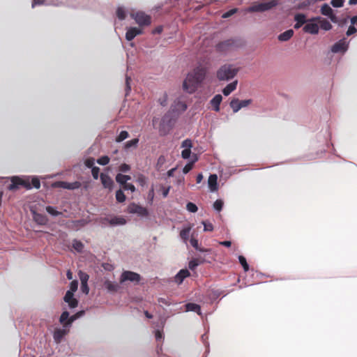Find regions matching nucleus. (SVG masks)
<instances>
[{
	"mask_svg": "<svg viewBox=\"0 0 357 357\" xmlns=\"http://www.w3.org/2000/svg\"><path fill=\"white\" fill-rule=\"evenodd\" d=\"M250 99L239 100L238 98H234L230 102V107L234 113L238 112L241 108L248 106L251 103Z\"/></svg>",
	"mask_w": 357,
	"mask_h": 357,
	"instance_id": "nucleus-11",
	"label": "nucleus"
},
{
	"mask_svg": "<svg viewBox=\"0 0 357 357\" xmlns=\"http://www.w3.org/2000/svg\"><path fill=\"white\" fill-rule=\"evenodd\" d=\"M199 265V262L197 259H193L189 261V268L191 270H194L197 266Z\"/></svg>",
	"mask_w": 357,
	"mask_h": 357,
	"instance_id": "nucleus-51",
	"label": "nucleus"
},
{
	"mask_svg": "<svg viewBox=\"0 0 357 357\" xmlns=\"http://www.w3.org/2000/svg\"><path fill=\"white\" fill-rule=\"evenodd\" d=\"M100 169L98 167H94L91 169V174L94 179H98L99 176Z\"/></svg>",
	"mask_w": 357,
	"mask_h": 357,
	"instance_id": "nucleus-59",
	"label": "nucleus"
},
{
	"mask_svg": "<svg viewBox=\"0 0 357 357\" xmlns=\"http://www.w3.org/2000/svg\"><path fill=\"white\" fill-rule=\"evenodd\" d=\"M194 162H195V161H192V162H188V164H186L185 165V167L183 169V174H188L192 169Z\"/></svg>",
	"mask_w": 357,
	"mask_h": 357,
	"instance_id": "nucleus-53",
	"label": "nucleus"
},
{
	"mask_svg": "<svg viewBox=\"0 0 357 357\" xmlns=\"http://www.w3.org/2000/svg\"><path fill=\"white\" fill-rule=\"evenodd\" d=\"M104 287L110 293L116 292L120 289V285L118 283L109 280H106L104 282Z\"/></svg>",
	"mask_w": 357,
	"mask_h": 357,
	"instance_id": "nucleus-22",
	"label": "nucleus"
},
{
	"mask_svg": "<svg viewBox=\"0 0 357 357\" xmlns=\"http://www.w3.org/2000/svg\"><path fill=\"white\" fill-rule=\"evenodd\" d=\"M318 20H321V17H314L308 19L307 24L303 28V31L312 35L317 34L319 30L317 23Z\"/></svg>",
	"mask_w": 357,
	"mask_h": 357,
	"instance_id": "nucleus-6",
	"label": "nucleus"
},
{
	"mask_svg": "<svg viewBox=\"0 0 357 357\" xmlns=\"http://www.w3.org/2000/svg\"><path fill=\"white\" fill-rule=\"evenodd\" d=\"M344 0H332L331 5L335 8H340L343 6Z\"/></svg>",
	"mask_w": 357,
	"mask_h": 357,
	"instance_id": "nucleus-52",
	"label": "nucleus"
},
{
	"mask_svg": "<svg viewBox=\"0 0 357 357\" xmlns=\"http://www.w3.org/2000/svg\"><path fill=\"white\" fill-rule=\"evenodd\" d=\"M30 184L31 188L33 187L36 189H39L40 188V182L36 176L31 178V183H30Z\"/></svg>",
	"mask_w": 357,
	"mask_h": 357,
	"instance_id": "nucleus-48",
	"label": "nucleus"
},
{
	"mask_svg": "<svg viewBox=\"0 0 357 357\" xmlns=\"http://www.w3.org/2000/svg\"><path fill=\"white\" fill-rule=\"evenodd\" d=\"M109 224L113 226L123 225L126 223V220L121 216H115L109 220Z\"/></svg>",
	"mask_w": 357,
	"mask_h": 357,
	"instance_id": "nucleus-27",
	"label": "nucleus"
},
{
	"mask_svg": "<svg viewBox=\"0 0 357 357\" xmlns=\"http://www.w3.org/2000/svg\"><path fill=\"white\" fill-rule=\"evenodd\" d=\"M116 201L119 203H122L126 200V195L121 189L116 192Z\"/></svg>",
	"mask_w": 357,
	"mask_h": 357,
	"instance_id": "nucleus-39",
	"label": "nucleus"
},
{
	"mask_svg": "<svg viewBox=\"0 0 357 357\" xmlns=\"http://www.w3.org/2000/svg\"><path fill=\"white\" fill-rule=\"evenodd\" d=\"M100 178L105 188H108L109 190L112 188L114 185V181L109 175L102 173L100 175Z\"/></svg>",
	"mask_w": 357,
	"mask_h": 357,
	"instance_id": "nucleus-17",
	"label": "nucleus"
},
{
	"mask_svg": "<svg viewBox=\"0 0 357 357\" xmlns=\"http://www.w3.org/2000/svg\"><path fill=\"white\" fill-rule=\"evenodd\" d=\"M161 123L169 127L172 126V114L170 112H167L162 116L161 119Z\"/></svg>",
	"mask_w": 357,
	"mask_h": 357,
	"instance_id": "nucleus-30",
	"label": "nucleus"
},
{
	"mask_svg": "<svg viewBox=\"0 0 357 357\" xmlns=\"http://www.w3.org/2000/svg\"><path fill=\"white\" fill-rule=\"evenodd\" d=\"M191 154L190 149H184L181 152V156L184 159H188L190 158Z\"/></svg>",
	"mask_w": 357,
	"mask_h": 357,
	"instance_id": "nucleus-58",
	"label": "nucleus"
},
{
	"mask_svg": "<svg viewBox=\"0 0 357 357\" xmlns=\"http://www.w3.org/2000/svg\"><path fill=\"white\" fill-rule=\"evenodd\" d=\"M127 12L123 7H119L116 10V16L120 20H125Z\"/></svg>",
	"mask_w": 357,
	"mask_h": 357,
	"instance_id": "nucleus-37",
	"label": "nucleus"
},
{
	"mask_svg": "<svg viewBox=\"0 0 357 357\" xmlns=\"http://www.w3.org/2000/svg\"><path fill=\"white\" fill-rule=\"evenodd\" d=\"M181 146L185 149H191L192 146V141L190 139H186L183 141Z\"/></svg>",
	"mask_w": 357,
	"mask_h": 357,
	"instance_id": "nucleus-55",
	"label": "nucleus"
},
{
	"mask_svg": "<svg viewBox=\"0 0 357 357\" xmlns=\"http://www.w3.org/2000/svg\"><path fill=\"white\" fill-rule=\"evenodd\" d=\"M208 185L211 192L218 190V176L216 174H211L208 179Z\"/></svg>",
	"mask_w": 357,
	"mask_h": 357,
	"instance_id": "nucleus-19",
	"label": "nucleus"
},
{
	"mask_svg": "<svg viewBox=\"0 0 357 357\" xmlns=\"http://www.w3.org/2000/svg\"><path fill=\"white\" fill-rule=\"evenodd\" d=\"M33 220L40 225H46L48 223L47 217L36 211H33Z\"/></svg>",
	"mask_w": 357,
	"mask_h": 357,
	"instance_id": "nucleus-18",
	"label": "nucleus"
},
{
	"mask_svg": "<svg viewBox=\"0 0 357 357\" xmlns=\"http://www.w3.org/2000/svg\"><path fill=\"white\" fill-rule=\"evenodd\" d=\"M165 325V321H161L160 324H158L155 326L154 330V334L156 341L158 342L157 345V353L159 354L160 351L162 350V347L160 345V343L162 342L164 340V333L163 328Z\"/></svg>",
	"mask_w": 357,
	"mask_h": 357,
	"instance_id": "nucleus-9",
	"label": "nucleus"
},
{
	"mask_svg": "<svg viewBox=\"0 0 357 357\" xmlns=\"http://www.w3.org/2000/svg\"><path fill=\"white\" fill-rule=\"evenodd\" d=\"M119 169L120 172L125 173V172H128L130 170V167L129 165L123 163L119 166Z\"/></svg>",
	"mask_w": 357,
	"mask_h": 357,
	"instance_id": "nucleus-62",
	"label": "nucleus"
},
{
	"mask_svg": "<svg viewBox=\"0 0 357 357\" xmlns=\"http://www.w3.org/2000/svg\"><path fill=\"white\" fill-rule=\"evenodd\" d=\"M131 17L135 20L136 23L141 26H149L151 22V17L144 12L139 11L135 13H132Z\"/></svg>",
	"mask_w": 357,
	"mask_h": 357,
	"instance_id": "nucleus-8",
	"label": "nucleus"
},
{
	"mask_svg": "<svg viewBox=\"0 0 357 357\" xmlns=\"http://www.w3.org/2000/svg\"><path fill=\"white\" fill-rule=\"evenodd\" d=\"M190 242L191 245L194 248H195L197 250L202 252H209V250H208V249L201 248L199 246L198 241L196 238H191V239L190 240Z\"/></svg>",
	"mask_w": 357,
	"mask_h": 357,
	"instance_id": "nucleus-34",
	"label": "nucleus"
},
{
	"mask_svg": "<svg viewBox=\"0 0 357 357\" xmlns=\"http://www.w3.org/2000/svg\"><path fill=\"white\" fill-rule=\"evenodd\" d=\"M237 8H233V9H231L230 10L225 13L223 15H222V18H228L229 17H231V15H233L234 14H235L236 12H237Z\"/></svg>",
	"mask_w": 357,
	"mask_h": 357,
	"instance_id": "nucleus-61",
	"label": "nucleus"
},
{
	"mask_svg": "<svg viewBox=\"0 0 357 357\" xmlns=\"http://www.w3.org/2000/svg\"><path fill=\"white\" fill-rule=\"evenodd\" d=\"M46 211L50 214L51 215L54 216V217H57L59 215H62V212L61 211H58L56 208L53 207V206H47L46 207Z\"/></svg>",
	"mask_w": 357,
	"mask_h": 357,
	"instance_id": "nucleus-36",
	"label": "nucleus"
},
{
	"mask_svg": "<svg viewBox=\"0 0 357 357\" xmlns=\"http://www.w3.org/2000/svg\"><path fill=\"white\" fill-rule=\"evenodd\" d=\"M141 280V276L139 274L130 271H124L120 277V283H124L126 281H130L131 282L137 284Z\"/></svg>",
	"mask_w": 357,
	"mask_h": 357,
	"instance_id": "nucleus-7",
	"label": "nucleus"
},
{
	"mask_svg": "<svg viewBox=\"0 0 357 357\" xmlns=\"http://www.w3.org/2000/svg\"><path fill=\"white\" fill-rule=\"evenodd\" d=\"M128 211L130 213L137 214L142 217H146L149 214V212L146 208L137 205L135 203H132L128 206Z\"/></svg>",
	"mask_w": 357,
	"mask_h": 357,
	"instance_id": "nucleus-12",
	"label": "nucleus"
},
{
	"mask_svg": "<svg viewBox=\"0 0 357 357\" xmlns=\"http://www.w3.org/2000/svg\"><path fill=\"white\" fill-rule=\"evenodd\" d=\"M69 319V312L67 311H64L61 314L59 321L63 324V326L65 327V324L68 321Z\"/></svg>",
	"mask_w": 357,
	"mask_h": 357,
	"instance_id": "nucleus-43",
	"label": "nucleus"
},
{
	"mask_svg": "<svg viewBox=\"0 0 357 357\" xmlns=\"http://www.w3.org/2000/svg\"><path fill=\"white\" fill-rule=\"evenodd\" d=\"M188 108V105L185 102L181 100L180 99H176L174 105L172 106V111H175L178 113H181L185 112Z\"/></svg>",
	"mask_w": 357,
	"mask_h": 357,
	"instance_id": "nucleus-16",
	"label": "nucleus"
},
{
	"mask_svg": "<svg viewBox=\"0 0 357 357\" xmlns=\"http://www.w3.org/2000/svg\"><path fill=\"white\" fill-rule=\"evenodd\" d=\"M186 208L187 210L189 211V212H191V213H195L198 210V208L197 206H196V204H195L194 203L192 202H188L186 205Z\"/></svg>",
	"mask_w": 357,
	"mask_h": 357,
	"instance_id": "nucleus-47",
	"label": "nucleus"
},
{
	"mask_svg": "<svg viewBox=\"0 0 357 357\" xmlns=\"http://www.w3.org/2000/svg\"><path fill=\"white\" fill-rule=\"evenodd\" d=\"M242 42L239 38H229L220 42L216 45V50L220 53L226 54L241 46Z\"/></svg>",
	"mask_w": 357,
	"mask_h": 357,
	"instance_id": "nucleus-3",
	"label": "nucleus"
},
{
	"mask_svg": "<svg viewBox=\"0 0 357 357\" xmlns=\"http://www.w3.org/2000/svg\"><path fill=\"white\" fill-rule=\"evenodd\" d=\"M294 31L289 29L278 36V40L282 42L288 41L294 35Z\"/></svg>",
	"mask_w": 357,
	"mask_h": 357,
	"instance_id": "nucleus-25",
	"label": "nucleus"
},
{
	"mask_svg": "<svg viewBox=\"0 0 357 357\" xmlns=\"http://www.w3.org/2000/svg\"><path fill=\"white\" fill-rule=\"evenodd\" d=\"M317 22L319 23L321 29L324 31H329L332 29L331 23L325 19L321 17V20H318Z\"/></svg>",
	"mask_w": 357,
	"mask_h": 357,
	"instance_id": "nucleus-31",
	"label": "nucleus"
},
{
	"mask_svg": "<svg viewBox=\"0 0 357 357\" xmlns=\"http://www.w3.org/2000/svg\"><path fill=\"white\" fill-rule=\"evenodd\" d=\"M207 68L199 65L188 73L183 83V89L188 93H193L205 79Z\"/></svg>",
	"mask_w": 357,
	"mask_h": 357,
	"instance_id": "nucleus-1",
	"label": "nucleus"
},
{
	"mask_svg": "<svg viewBox=\"0 0 357 357\" xmlns=\"http://www.w3.org/2000/svg\"><path fill=\"white\" fill-rule=\"evenodd\" d=\"M138 142H139V139L138 138H135V139H131L130 141H128L124 144V149L126 150H128V149H129L131 147H135V146H137Z\"/></svg>",
	"mask_w": 357,
	"mask_h": 357,
	"instance_id": "nucleus-38",
	"label": "nucleus"
},
{
	"mask_svg": "<svg viewBox=\"0 0 357 357\" xmlns=\"http://www.w3.org/2000/svg\"><path fill=\"white\" fill-rule=\"evenodd\" d=\"M131 179L130 176L129 175H124L122 174H117L116 176V181L120 185H122L123 186L128 183L127 181H130Z\"/></svg>",
	"mask_w": 357,
	"mask_h": 357,
	"instance_id": "nucleus-28",
	"label": "nucleus"
},
{
	"mask_svg": "<svg viewBox=\"0 0 357 357\" xmlns=\"http://www.w3.org/2000/svg\"><path fill=\"white\" fill-rule=\"evenodd\" d=\"M73 248L78 252H82L84 248V244L77 239L73 241Z\"/></svg>",
	"mask_w": 357,
	"mask_h": 357,
	"instance_id": "nucleus-35",
	"label": "nucleus"
},
{
	"mask_svg": "<svg viewBox=\"0 0 357 357\" xmlns=\"http://www.w3.org/2000/svg\"><path fill=\"white\" fill-rule=\"evenodd\" d=\"M237 81H234L231 83L228 84L223 89L222 93L225 96H229L232 91H234L237 86Z\"/></svg>",
	"mask_w": 357,
	"mask_h": 357,
	"instance_id": "nucleus-26",
	"label": "nucleus"
},
{
	"mask_svg": "<svg viewBox=\"0 0 357 357\" xmlns=\"http://www.w3.org/2000/svg\"><path fill=\"white\" fill-rule=\"evenodd\" d=\"M294 21L298 22V23L305 25L308 21V19H307L306 15L303 13H297L294 15Z\"/></svg>",
	"mask_w": 357,
	"mask_h": 357,
	"instance_id": "nucleus-32",
	"label": "nucleus"
},
{
	"mask_svg": "<svg viewBox=\"0 0 357 357\" xmlns=\"http://www.w3.org/2000/svg\"><path fill=\"white\" fill-rule=\"evenodd\" d=\"M238 72V68L232 64L222 65L216 73L217 78L220 81H228L233 79Z\"/></svg>",
	"mask_w": 357,
	"mask_h": 357,
	"instance_id": "nucleus-2",
	"label": "nucleus"
},
{
	"mask_svg": "<svg viewBox=\"0 0 357 357\" xmlns=\"http://www.w3.org/2000/svg\"><path fill=\"white\" fill-rule=\"evenodd\" d=\"M356 31H357V29H356V28L354 26V25L351 24V25L349 26V28H348V29H347V31L346 34H347V36H351V35H353V34L356 33Z\"/></svg>",
	"mask_w": 357,
	"mask_h": 357,
	"instance_id": "nucleus-56",
	"label": "nucleus"
},
{
	"mask_svg": "<svg viewBox=\"0 0 357 357\" xmlns=\"http://www.w3.org/2000/svg\"><path fill=\"white\" fill-rule=\"evenodd\" d=\"M128 136H129L128 132L126 130H123L119 133V135L116 138V142H121L124 139H127L128 137Z\"/></svg>",
	"mask_w": 357,
	"mask_h": 357,
	"instance_id": "nucleus-40",
	"label": "nucleus"
},
{
	"mask_svg": "<svg viewBox=\"0 0 357 357\" xmlns=\"http://www.w3.org/2000/svg\"><path fill=\"white\" fill-rule=\"evenodd\" d=\"M94 164H95V160L93 158H88L85 161V165L88 168L93 169V167H95Z\"/></svg>",
	"mask_w": 357,
	"mask_h": 357,
	"instance_id": "nucleus-54",
	"label": "nucleus"
},
{
	"mask_svg": "<svg viewBox=\"0 0 357 357\" xmlns=\"http://www.w3.org/2000/svg\"><path fill=\"white\" fill-rule=\"evenodd\" d=\"M66 5L64 0H47L45 6H62Z\"/></svg>",
	"mask_w": 357,
	"mask_h": 357,
	"instance_id": "nucleus-33",
	"label": "nucleus"
},
{
	"mask_svg": "<svg viewBox=\"0 0 357 357\" xmlns=\"http://www.w3.org/2000/svg\"><path fill=\"white\" fill-rule=\"evenodd\" d=\"M78 288V281L77 280H73L70 284V289L68 290V291H71L72 293H75Z\"/></svg>",
	"mask_w": 357,
	"mask_h": 357,
	"instance_id": "nucleus-50",
	"label": "nucleus"
},
{
	"mask_svg": "<svg viewBox=\"0 0 357 357\" xmlns=\"http://www.w3.org/2000/svg\"><path fill=\"white\" fill-rule=\"evenodd\" d=\"M158 102L160 104V105H162L163 107L166 106L167 103V93H165L163 94V96L158 99Z\"/></svg>",
	"mask_w": 357,
	"mask_h": 357,
	"instance_id": "nucleus-60",
	"label": "nucleus"
},
{
	"mask_svg": "<svg viewBox=\"0 0 357 357\" xmlns=\"http://www.w3.org/2000/svg\"><path fill=\"white\" fill-rule=\"evenodd\" d=\"M190 275V272L187 269L180 270L174 277V281L180 284L183 282L185 278Z\"/></svg>",
	"mask_w": 357,
	"mask_h": 357,
	"instance_id": "nucleus-20",
	"label": "nucleus"
},
{
	"mask_svg": "<svg viewBox=\"0 0 357 357\" xmlns=\"http://www.w3.org/2000/svg\"><path fill=\"white\" fill-rule=\"evenodd\" d=\"M142 33V30L137 27H129L127 29L126 33V39L128 41H131L133 40L137 36Z\"/></svg>",
	"mask_w": 357,
	"mask_h": 357,
	"instance_id": "nucleus-15",
	"label": "nucleus"
},
{
	"mask_svg": "<svg viewBox=\"0 0 357 357\" xmlns=\"http://www.w3.org/2000/svg\"><path fill=\"white\" fill-rule=\"evenodd\" d=\"M78 274H79V280L81 281V284H84V283L88 282V280L89 278V276L88 274H86V273H84L81 271L79 272Z\"/></svg>",
	"mask_w": 357,
	"mask_h": 357,
	"instance_id": "nucleus-44",
	"label": "nucleus"
},
{
	"mask_svg": "<svg viewBox=\"0 0 357 357\" xmlns=\"http://www.w3.org/2000/svg\"><path fill=\"white\" fill-rule=\"evenodd\" d=\"M97 162L100 165H106L109 162V158L107 155H103L97 160Z\"/></svg>",
	"mask_w": 357,
	"mask_h": 357,
	"instance_id": "nucleus-46",
	"label": "nucleus"
},
{
	"mask_svg": "<svg viewBox=\"0 0 357 357\" xmlns=\"http://www.w3.org/2000/svg\"><path fill=\"white\" fill-rule=\"evenodd\" d=\"M68 331L64 328L56 329L53 334V338L56 343L61 342L63 337L67 334Z\"/></svg>",
	"mask_w": 357,
	"mask_h": 357,
	"instance_id": "nucleus-23",
	"label": "nucleus"
},
{
	"mask_svg": "<svg viewBox=\"0 0 357 357\" xmlns=\"http://www.w3.org/2000/svg\"><path fill=\"white\" fill-rule=\"evenodd\" d=\"M185 312H195L199 315L202 316V313L201 311L200 305L193 303H188L185 305Z\"/></svg>",
	"mask_w": 357,
	"mask_h": 357,
	"instance_id": "nucleus-24",
	"label": "nucleus"
},
{
	"mask_svg": "<svg viewBox=\"0 0 357 357\" xmlns=\"http://www.w3.org/2000/svg\"><path fill=\"white\" fill-rule=\"evenodd\" d=\"M202 224L204 225V231H211L213 230V226L211 222H206V221H203Z\"/></svg>",
	"mask_w": 357,
	"mask_h": 357,
	"instance_id": "nucleus-49",
	"label": "nucleus"
},
{
	"mask_svg": "<svg viewBox=\"0 0 357 357\" xmlns=\"http://www.w3.org/2000/svg\"><path fill=\"white\" fill-rule=\"evenodd\" d=\"M223 201L221 200V199H217L214 203H213V208L218 211V212H220L222 211V208H223Z\"/></svg>",
	"mask_w": 357,
	"mask_h": 357,
	"instance_id": "nucleus-42",
	"label": "nucleus"
},
{
	"mask_svg": "<svg viewBox=\"0 0 357 357\" xmlns=\"http://www.w3.org/2000/svg\"><path fill=\"white\" fill-rule=\"evenodd\" d=\"M78 318L77 317L76 314H73L72 316H69V319H68V321L65 324V327H69L71 326V324H73V322H74L76 319H77Z\"/></svg>",
	"mask_w": 357,
	"mask_h": 357,
	"instance_id": "nucleus-63",
	"label": "nucleus"
},
{
	"mask_svg": "<svg viewBox=\"0 0 357 357\" xmlns=\"http://www.w3.org/2000/svg\"><path fill=\"white\" fill-rule=\"evenodd\" d=\"M123 188L125 190H130L131 192H135V187L133 184L132 183H128L126 184H125L123 186Z\"/></svg>",
	"mask_w": 357,
	"mask_h": 357,
	"instance_id": "nucleus-64",
	"label": "nucleus"
},
{
	"mask_svg": "<svg viewBox=\"0 0 357 357\" xmlns=\"http://www.w3.org/2000/svg\"><path fill=\"white\" fill-rule=\"evenodd\" d=\"M278 2L277 0H271L269 1L261 2L255 5H252L246 9L247 12H264L269 10L273 7L278 5Z\"/></svg>",
	"mask_w": 357,
	"mask_h": 357,
	"instance_id": "nucleus-4",
	"label": "nucleus"
},
{
	"mask_svg": "<svg viewBox=\"0 0 357 357\" xmlns=\"http://www.w3.org/2000/svg\"><path fill=\"white\" fill-rule=\"evenodd\" d=\"M73 296L74 293L67 291L63 298L64 301L66 303H68V301L73 300V298H75Z\"/></svg>",
	"mask_w": 357,
	"mask_h": 357,
	"instance_id": "nucleus-57",
	"label": "nucleus"
},
{
	"mask_svg": "<svg viewBox=\"0 0 357 357\" xmlns=\"http://www.w3.org/2000/svg\"><path fill=\"white\" fill-rule=\"evenodd\" d=\"M21 185L25 187L26 189H31L29 178L23 179L19 176L11 177V183L8 186V189L9 190H15Z\"/></svg>",
	"mask_w": 357,
	"mask_h": 357,
	"instance_id": "nucleus-5",
	"label": "nucleus"
},
{
	"mask_svg": "<svg viewBox=\"0 0 357 357\" xmlns=\"http://www.w3.org/2000/svg\"><path fill=\"white\" fill-rule=\"evenodd\" d=\"M81 184L78 181L69 183L66 181H57L54 183V186L61 188L63 189H68V190H75L77 189L80 187Z\"/></svg>",
	"mask_w": 357,
	"mask_h": 357,
	"instance_id": "nucleus-14",
	"label": "nucleus"
},
{
	"mask_svg": "<svg viewBox=\"0 0 357 357\" xmlns=\"http://www.w3.org/2000/svg\"><path fill=\"white\" fill-rule=\"evenodd\" d=\"M321 13L323 15L327 16L332 22H337V18L336 15L333 13V9L327 3L322 5L321 8Z\"/></svg>",
	"mask_w": 357,
	"mask_h": 357,
	"instance_id": "nucleus-13",
	"label": "nucleus"
},
{
	"mask_svg": "<svg viewBox=\"0 0 357 357\" xmlns=\"http://www.w3.org/2000/svg\"><path fill=\"white\" fill-rule=\"evenodd\" d=\"M238 261L243 266L244 271L247 272L249 270V265L247 263L246 259L243 256L240 255L238 257Z\"/></svg>",
	"mask_w": 357,
	"mask_h": 357,
	"instance_id": "nucleus-41",
	"label": "nucleus"
},
{
	"mask_svg": "<svg viewBox=\"0 0 357 357\" xmlns=\"http://www.w3.org/2000/svg\"><path fill=\"white\" fill-rule=\"evenodd\" d=\"M349 48V42L345 38L338 40L331 47L333 53H345Z\"/></svg>",
	"mask_w": 357,
	"mask_h": 357,
	"instance_id": "nucleus-10",
	"label": "nucleus"
},
{
	"mask_svg": "<svg viewBox=\"0 0 357 357\" xmlns=\"http://www.w3.org/2000/svg\"><path fill=\"white\" fill-rule=\"evenodd\" d=\"M192 227L190 226L183 228L180 232V237L183 240L185 243H187V241L190 236V233Z\"/></svg>",
	"mask_w": 357,
	"mask_h": 357,
	"instance_id": "nucleus-29",
	"label": "nucleus"
},
{
	"mask_svg": "<svg viewBox=\"0 0 357 357\" xmlns=\"http://www.w3.org/2000/svg\"><path fill=\"white\" fill-rule=\"evenodd\" d=\"M165 162H166L165 157L164 155H160L158 158L157 163H156V168H157V169L158 170L161 169V168L162 167V166L164 165Z\"/></svg>",
	"mask_w": 357,
	"mask_h": 357,
	"instance_id": "nucleus-45",
	"label": "nucleus"
},
{
	"mask_svg": "<svg viewBox=\"0 0 357 357\" xmlns=\"http://www.w3.org/2000/svg\"><path fill=\"white\" fill-rule=\"evenodd\" d=\"M222 100V97L220 94L215 95L211 100L210 104L213 107V109L215 112H219L220 108V105Z\"/></svg>",
	"mask_w": 357,
	"mask_h": 357,
	"instance_id": "nucleus-21",
	"label": "nucleus"
}]
</instances>
